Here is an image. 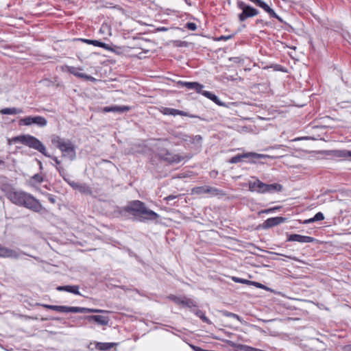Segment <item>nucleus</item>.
<instances>
[{"mask_svg":"<svg viewBox=\"0 0 351 351\" xmlns=\"http://www.w3.org/2000/svg\"><path fill=\"white\" fill-rule=\"evenodd\" d=\"M5 195L12 203L19 206H24L34 212H40L43 208L38 199L24 191L10 189L6 192Z\"/></svg>","mask_w":351,"mask_h":351,"instance_id":"obj_1","label":"nucleus"},{"mask_svg":"<svg viewBox=\"0 0 351 351\" xmlns=\"http://www.w3.org/2000/svg\"><path fill=\"white\" fill-rule=\"evenodd\" d=\"M159 217L160 215L158 213L147 208L143 202L133 200V219L141 222H147L157 220Z\"/></svg>","mask_w":351,"mask_h":351,"instance_id":"obj_2","label":"nucleus"},{"mask_svg":"<svg viewBox=\"0 0 351 351\" xmlns=\"http://www.w3.org/2000/svg\"><path fill=\"white\" fill-rule=\"evenodd\" d=\"M51 143L53 146L60 150L62 157L67 158L71 161L76 158L75 147L69 139L53 135L51 136Z\"/></svg>","mask_w":351,"mask_h":351,"instance_id":"obj_3","label":"nucleus"},{"mask_svg":"<svg viewBox=\"0 0 351 351\" xmlns=\"http://www.w3.org/2000/svg\"><path fill=\"white\" fill-rule=\"evenodd\" d=\"M14 141L20 142L30 148L34 149L47 157H50V155L47 153L45 146L43 143L33 136L29 134L21 135L15 137Z\"/></svg>","mask_w":351,"mask_h":351,"instance_id":"obj_4","label":"nucleus"},{"mask_svg":"<svg viewBox=\"0 0 351 351\" xmlns=\"http://www.w3.org/2000/svg\"><path fill=\"white\" fill-rule=\"evenodd\" d=\"M237 7L242 10L238 15L240 22H243L247 19L255 16L259 14V11L257 9L245 4L241 1H237Z\"/></svg>","mask_w":351,"mask_h":351,"instance_id":"obj_5","label":"nucleus"},{"mask_svg":"<svg viewBox=\"0 0 351 351\" xmlns=\"http://www.w3.org/2000/svg\"><path fill=\"white\" fill-rule=\"evenodd\" d=\"M158 156L162 160L169 163H178L183 160V157L170 152L163 147H158L156 150Z\"/></svg>","mask_w":351,"mask_h":351,"instance_id":"obj_6","label":"nucleus"},{"mask_svg":"<svg viewBox=\"0 0 351 351\" xmlns=\"http://www.w3.org/2000/svg\"><path fill=\"white\" fill-rule=\"evenodd\" d=\"M19 123L20 125L29 126L34 124L39 127H45L47 124V120L42 116H28L21 119Z\"/></svg>","mask_w":351,"mask_h":351,"instance_id":"obj_7","label":"nucleus"},{"mask_svg":"<svg viewBox=\"0 0 351 351\" xmlns=\"http://www.w3.org/2000/svg\"><path fill=\"white\" fill-rule=\"evenodd\" d=\"M254 3L256 6L261 8L265 12L268 13L270 17L276 19L280 23H284L283 19L279 16L275 11L271 8L266 3L262 0H249Z\"/></svg>","mask_w":351,"mask_h":351,"instance_id":"obj_8","label":"nucleus"},{"mask_svg":"<svg viewBox=\"0 0 351 351\" xmlns=\"http://www.w3.org/2000/svg\"><path fill=\"white\" fill-rule=\"evenodd\" d=\"M265 157H267V156L263 155V154H259L253 153V152H248V153H245L243 154H237V155L232 157L230 159L229 162L232 163V164H235V163H238V162L242 161L243 158L259 159V158H265Z\"/></svg>","mask_w":351,"mask_h":351,"instance_id":"obj_9","label":"nucleus"},{"mask_svg":"<svg viewBox=\"0 0 351 351\" xmlns=\"http://www.w3.org/2000/svg\"><path fill=\"white\" fill-rule=\"evenodd\" d=\"M221 191L217 188L209 186H196L192 189L191 193L196 195H202L204 193H210L213 195H219Z\"/></svg>","mask_w":351,"mask_h":351,"instance_id":"obj_10","label":"nucleus"},{"mask_svg":"<svg viewBox=\"0 0 351 351\" xmlns=\"http://www.w3.org/2000/svg\"><path fill=\"white\" fill-rule=\"evenodd\" d=\"M287 241L291 242H298L301 243H313L315 241V239L308 236H303L298 234H287Z\"/></svg>","mask_w":351,"mask_h":351,"instance_id":"obj_11","label":"nucleus"},{"mask_svg":"<svg viewBox=\"0 0 351 351\" xmlns=\"http://www.w3.org/2000/svg\"><path fill=\"white\" fill-rule=\"evenodd\" d=\"M149 42V40L143 39L140 37H133V51L141 49L144 53H148L149 51L148 49Z\"/></svg>","mask_w":351,"mask_h":351,"instance_id":"obj_12","label":"nucleus"},{"mask_svg":"<svg viewBox=\"0 0 351 351\" xmlns=\"http://www.w3.org/2000/svg\"><path fill=\"white\" fill-rule=\"evenodd\" d=\"M169 298L173 301L176 304L182 305V306L192 308L196 307L197 304L193 300L186 298H180L173 295L169 296Z\"/></svg>","mask_w":351,"mask_h":351,"instance_id":"obj_13","label":"nucleus"},{"mask_svg":"<svg viewBox=\"0 0 351 351\" xmlns=\"http://www.w3.org/2000/svg\"><path fill=\"white\" fill-rule=\"evenodd\" d=\"M287 221V219L283 217H271L266 219L261 225L262 228L269 229L272 227L276 226L280 223H282Z\"/></svg>","mask_w":351,"mask_h":351,"instance_id":"obj_14","label":"nucleus"},{"mask_svg":"<svg viewBox=\"0 0 351 351\" xmlns=\"http://www.w3.org/2000/svg\"><path fill=\"white\" fill-rule=\"evenodd\" d=\"M177 84L182 87H186L189 90H195L197 93H202L204 85L196 82L178 81Z\"/></svg>","mask_w":351,"mask_h":351,"instance_id":"obj_15","label":"nucleus"},{"mask_svg":"<svg viewBox=\"0 0 351 351\" xmlns=\"http://www.w3.org/2000/svg\"><path fill=\"white\" fill-rule=\"evenodd\" d=\"M104 311L101 309L97 308H89L84 307H77V306H66V309H65V313H103Z\"/></svg>","mask_w":351,"mask_h":351,"instance_id":"obj_16","label":"nucleus"},{"mask_svg":"<svg viewBox=\"0 0 351 351\" xmlns=\"http://www.w3.org/2000/svg\"><path fill=\"white\" fill-rule=\"evenodd\" d=\"M0 257L18 259L19 254L16 250L8 248L0 244Z\"/></svg>","mask_w":351,"mask_h":351,"instance_id":"obj_17","label":"nucleus"},{"mask_svg":"<svg viewBox=\"0 0 351 351\" xmlns=\"http://www.w3.org/2000/svg\"><path fill=\"white\" fill-rule=\"evenodd\" d=\"M66 69L70 73H71V74L74 75L75 76L78 77L80 78H83L86 80H89V81H92V82H94L96 80V79L94 78L93 77L88 75L85 73H81L80 71H82V69H80V68L67 66Z\"/></svg>","mask_w":351,"mask_h":351,"instance_id":"obj_18","label":"nucleus"},{"mask_svg":"<svg viewBox=\"0 0 351 351\" xmlns=\"http://www.w3.org/2000/svg\"><path fill=\"white\" fill-rule=\"evenodd\" d=\"M84 319L89 322H95L100 326H106L109 322L108 317L102 315H87Z\"/></svg>","mask_w":351,"mask_h":351,"instance_id":"obj_19","label":"nucleus"},{"mask_svg":"<svg viewBox=\"0 0 351 351\" xmlns=\"http://www.w3.org/2000/svg\"><path fill=\"white\" fill-rule=\"evenodd\" d=\"M67 183L73 189L75 190L79 191L82 193L85 194H90L91 193V189L90 188L87 186L86 184L82 183H77L73 181H70L64 179Z\"/></svg>","mask_w":351,"mask_h":351,"instance_id":"obj_20","label":"nucleus"},{"mask_svg":"<svg viewBox=\"0 0 351 351\" xmlns=\"http://www.w3.org/2000/svg\"><path fill=\"white\" fill-rule=\"evenodd\" d=\"M162 112L164 114H167V115H173V116L180 115V116H184V117H189L191 118H199L197 115L190 114L189 113H188L186 112L174 109V108H165L162 110Z\"/></svg>","mask_w":351,"mask_h":351,"instance_id":"obj_21","label":"nucleus"},{"mask_svg":"<svg viewBox=\"0 0 351 351\" xmlns=\"http://www.w3.org/2000/svg\"><path fill=\"white\" fill-rule=\"evenodd\" d=\"M265 184V183H263L258 179H256L254 181H249L248 182L250 191H256L259 193H264Z\"/></svg>","mask_w":351,"mask_h":351,"instance_id":"obj_22","label":"nucleus"},{"mask_svg":"<svg viewBox=\"0 0 351 351\" xmlns=\"http://www.w3.org/2000/svg\"><path fill=\"white\" fill-rule=\"evenodd\" d=\"M328 154L335 158L351 160V151L347 149H334L328 151Z\"/></svg>","mask_w":351,"mask_h":351,"instance_id":"obj_23","label":"nucleus"},{"mask_svg":"<svg viewBox=\"0 0 351 351\" xmlns=\"http://www.w3.org/2000/svg\"><path fill=\"white\" fill-rule=\"evenodd\" d=\"M130 108L128 106H106L102 109L104 112H117L121 113L125 111H128Z\"/></svg>","mask_w":351,"mask_h":351,"instance_id":"obj_24","label":"nucleus"},{"mask_svg":"<svg viewBox=\"0 0 351 351\" xmlns=\"http://www.w3.org/2000/svg\"><path fill=\"white\" fill-rule=\"evenodd\" d=\"M56 289L60 291H64L75 295H80L79 287L77 285L59 286Z\"/></svg>","mask_w":351,"mask_h":351,"instance_id":"obj_25","label":"nucleus"},{"mask_svg":"<svg viewBox=\"0 0 351 351\" xmlns=\"http://www.w3.org/2000/svg\"><path fill=\"white\" fill-rule=\"evenodd\" d=\"M282 189V186L280 184H278V183L265 184L264 193L279 192V191H281Z\"/></svg>","mask_w":351,"mask_h":351,"instance_id":"obj_26","label":"nucleus"},{"mask_svg":"<svg viewBox=\"0 0 351 351\" xmlns=\"http://www.w3.org/2000/svg\"><path fill=\"white\" fill-rule=\"evenodd\" d=\"M201 94L203 95L204 96H205L206 97L208 98L209 99L212 100L213 102H215L218 106H224V104L223 102H221L219 100V99L218 98V97L216 95L213 94V93L202 90Z\"/></svg>","mask_w":351,"mask_h":351,"instance_id":"obj_27","label":"nucleus"},{"mask_svg":"<svg viewBox=\"0 0 351 351\" xmlns=\"http://www.w3.org/2000/svg\"><path fill=\"white\" fill-rule=\"evenodd\" d=\"M2 114H17L23 112V110L17 108H5L1 110Z\"/></svg>","mask_w":351,"mask_h":351,"instance_id":"obj_28","label":"nucleus"},{"mask_svg":"<svg viewBox=\"0 0 351 351\" xmlns=\"http://www.w3.org/2000/svg\"><path fill=\"white\" fill-rule=\"evenodd\" d=\"M117 343H102V342H97L95 343V348L99 350H108L115 346Z\"/></svg>","mask_w":351,"mask_h":351,"instance_id":"obj_29","label":"nucleus"},{"mask_svg":"<svg viewBox=\"0 0 351 351\" xmlns=\"http://www.w3.org/2000/svg\"><path fill=\"white\" fill-rule=\"evenodd\" d=\"M45 308L53 310L58 312L65 313V309H66V306H58V305H49V304H40Z\"/></svg>","mask_w":351,"mask_h":351,"instance_id":"obj_30","label":"nucleus"},{"mask_svg":"<svg viewBox=\"0 0 351 351\" xmlns=\"http://www.w3.org/2000/svg\"><path fill=\"white\" fill-rule=\"evenodd\" d=\"M192 311L195 313V315L199 317L203 322L208 324H212L211 321L205 315L204 313L202 310L197 309L192 310Z\"/></svg>","mask_w":351,"mask_h":351,"instance_id":"obj_31","label":"nucleus"},{"mask_svg":"<svg viewBox=\"0 0 351 351\" xmlns=\"http://www.w3.org/2000/svg\"><path fill=\"white\" fill-rule=\"evenodd\" d=\"M176 137L182 140V141H184L186 143H191V136L187 135L186 134L183 133H178L176 135Z\"/></svg>","mask_w":351,"mask_h":351,"instance_id":"obj_32","label":"nucleus"},{"mask_svg":"<svg viewBox=\"0 0 351 351\" xmlns=\"http://www.w3.org/2000/svg\"><path fill=\"white\" fill-rule=\"evenodd\" d=\"M222 315L226 316V317H233V318H235L237 319V320L239 321H241V319L239 315H238L237 314H235V313H231V312H229L228 311H222Z\"/></svg>","mask_w":351,"mask_h":351,"instance_id":"obj_33","label":"nucleus"},{"mask_svg":"<svg viewBox=\"0 0 351 351\" xmlns=\"http://www.w3.org/2000/svg\"><path fill=\"white\" fill-rule=\"evenodd\" d=\"M92 45L96 47H100L106 49H110V47L107 44L101 43L97 40H93Z\"/></svg>","mask_w":351,"mask_h":351,"instance_id":"obj_34","label":"nucleus"},{"mask_svg":"<svg viewBox=\"0 0 351 351\" xmlns=\"http://www.w3.org/2000/svg\"><path fill=\"white\" fill-rule=\"evenodd\" d=\"M232 280L235 282H238V283H241V284H245V285H250L252 283V281L251 280H245V279H243V278H238V277H235V276H233L232 278Z\"/></svg>","mask_w":351,"mask_h":351,"instance_id":"obj_35","label":"nucleus"},{"mask_svg":"<svg viewBox=\"0 0 351 351\" xmlns=\"http://www.w3.org/2000/svg\"><path fill=\"white\" fill-rule=\"evenodd\" d=\"M43 180V177L40 174H35L31 178V181L33 184H38L42 182Z\"/></svg>","mask_w":351,"mask_h":351,"instance_id":"obj_36","label":"nucleus"},{"mask_svg":"<svg viewBox=\"0 0 351 351\" xmlns=\"http://www.w3.org/2000/svg\"><path fill=\"white\" fill-rule=\"evenodd\" d=\"M202 137L200 135L191 136V141L190 143H191V144H194V143L200 144L202 143Z\"/></svg>","mask_w":351,"mask_h":351,"instance_id":"obj_37","label":"nucleus"},{"mask_svg":"<svg viewBox=\"0 0 351 351\" xmlns=\"http://www.w3.org/2000/svg\"><path fill=\"white\" fill-rule=\"evenodd\" d=\"M182 194H179V195H169L163 198V201L164 202H166L167 204H169V202L171 200H173L175 199L177 197H182Z\"/></svg>","mask_w":351,"mask_h":351,"instance_id":"obj_38","label":"nucleus"},{"mask_svg":"<svg viewBox=\"0 0 351 351\" xmlns=\"http://www.w3.org/2000/svg\"><path fill=\"white\" fill-rule=\"evenodd\" d=\"M281 208H282V206H275V207H273V208L262 210L261 211L259 212V214H261V213H272L274 210L280 209Z\"/></svg>","mask_w":351,"mask_h":351,"instance_id":"obj_39","label":"nucleus"},{"mask_svg":"<svg viewBox=\"0 0 351 351\" xmlns=\"http://www.w3.org/2000/svg\"><path fill=\"white\" fill-rule=\"evenodd\" d=\"M185 28L191 31H195L197 29V25L195 23L189 22L186 23Z\"/></svg>","mask_w":351,"mask_h":351,"instance_id":"obj_40","label":"nucleus"},{"mask_svg":"<svg viewBox=\"0 0 351 351\" xmlns=\"http://www.w3.org/2000/svg\"><path fill=\"white\" fill-rule=\"evenodd\" d=\"M323 219H324V216L321 212L317 213L313 217V220H315V221H322Z\"/></svg>","mask_w":351,"mask_h":351,"instance_id":"obj_41","label":"nucleus"},{"mask_svg":"<svg viewBox=\"0 0 351 351\" xmlns=\"http://www.w3.org/2000/svg\"><path fill=\"white\" fill-rule=\"evenodd\" d=\"M233 36H234V34H230L228 36H221L217 38L215 40L217 41L227 40L231 39L232 38H233Z\"/></svg>","mask_w":351,"mask_h":351,"instance_id":"obj_42","label":"nucleus"},{"mask_svg":"<svg viewBox=\"0 0 351 351\" xmlns=\"http://www.w3.org/2000/svg\"><path fill=\"white\" fill-rule=\"evenodd\" d=\"M250 285H254V287H256L257 288H261V289H266V287L264 285H263L260 282H258L252 281V283Z\"/></svg>","mask_w":351,"mask_h":351,"instance_id":"obj_43","label":"nucleus"},{"mask_svg":"<svg viewBox=\"0 0 351 351\" xmlns=\"http://www.w3.org/2000/svg\"><path fill=\"white\" fill-rule=\"evenodd\" d=\"M275 71H284L283 67L280 64H274L271 66Z\"/></svg>","mask_w":351,"mask_h":351,"instance_id":"obj_44","label":"nucleus"},{"mask_svg":"<svg viewBox=\"0 0 351 351\" xmlns=\"http://www.w3.org/2000/svg\"><path fill=\"white\" fill-rule=\"evenodd\" d=\"M255 23L256 25L261 24L263 27L269 25V23L265 22L263 19H256Z\"/></svg>","mask_w":351,"mask_h":351,"instance_id":"obj_45","label":"nucleus"},{"mask_svg":"<svg viewBox=\"0 0 351 351\" xmlns=\"http://www.w3.org/2000/svg\"><path fill=\"white\" fill-rule=\"evenodd\" d=\"M192 348L194 351H208V350H204L200 347L195 346H193Z\"/></svg>","mask_w":351,"mask_h":351,"instance_id":"obj_46","label":"nucleus"},{"mask_svg":"<svg viewBox=\"0 0 351 351\" xmlns=\"http://www.w3.org/2000/svg\"><path fill=\"white\" fill-rule=\"evenodd\" d=\"M230 60H232L234 62H240L241 61V59L239 57H234L230 58Z\"/></svg>","mask_w":351,"mask_h":351,"instance_id":"obj_47","label":"nucleus"},{"mask_svg":"<svg viewBox=\"0 0 351 351\" xmlns=\"http://www.w3.org/2000/svg\"><path fill=\"white\" fill-rule=\"evenodd\" d=\"M100 30L102 32H104L108 30V26L107 25H102Z\"/></svg>","mask_w":351,"mask_h":351,"instance_id":"obj_48","label":"nucleus"},{"mask_svg":"<svg viewBox=\"0 0 351 351\" xmlns=\"http://www.w3.org/2000/svg\"><path fill=\"white\" fill-rule=\"evenodd\" d=\"M49 158H51L54 160V162H56V164L57 165H59L60 164V161L58 159V158H57V157H55V156H54V157H51V156H50V157H49Z\"/></svg>","mask_w":351,"mask_h":351,"instance_id":"obj_49","label":"nucleus"},{"mask_svg":"<svg viewBox=\"0 0 351 351\" xmlns=\"http://www.w3.org/2000/svg\"><path fill=\"white\" fill-rule=\"evenodd\" d=\"M82 40L84 43L89 44V45H92V43H93V40H89V39H82Z\"/></svg>","mask_w":351,"mask_h":351,"instance_id":"obj_50","label":"nucleus"},{"mask_svg":"<svg viewBox=\"0 0 351 351\" xmlns=\"http://www.w3.org/2000/svg\"><path fill=\"white\" fill-rule=\"evenodd\" d=\"M315 222V220H313V217L305 221V223H313Z\"/></svg>","mask_w":351,"mask_h":351,"instance_id":"obj_51","label":"nucleus"},{"mask_svg":"<svg viewBox=\"0 0 351 351\" xmlns=\"http://www.w3.org/2000/svg\"><path fill=\"white\" fill-rule=\"evenodd\" d=\"M49 201H50L51 202H52V203H55V199H54V198H53L52 197H49Z\"/></svg>","mask_w":351,"mask_h":351,"instance_id":"obj_52","label":"nucleus"},{"mask_svg":"<svg viewBox=\"0 0 351 351\" xmlns=\"http://www.w3.org/2000/svg\"><path fill=\"white\" fill-rule=\"evenodd\" d=\"M4 165V161L0 158V165Z\"/></svg>","mask_w":351,"mask_h":351,"instance_id":"obj_53","label":"nucleus"},{"mask_svg":"<svg viewBox=\"0 0 351 351\" xmlns=\"http://www.w3.org/2000/svg\"><path fill=\"white\" fill-rule=\"evenodd\" d=\"M56 168L59 171V172L61 173L62 168L59 167H57Z\"/></svg>","mask_w":351,"mask_h":351,"instance_id":"obj_54","label":"nucleus"},{"mask_svg":"<svg viewBox=\"0 0 351 351\" xmlns=\"http://www.w3.org/2000/svg\"><path fill=\"white\" fill-rule=\"evenodd\" d=\"M171 206H176V202H174L173 204H169Z\"/></svg>","mask_w":351,"mask_h":351,"instance_id":"obj_55","label":"nucleus"},{"mask_svg":"<svg viewBox=\"0 0 351 351\" xmlns=\"http://www.w3.org/2000/svg\"><path fill=\"white\" fill-rule=\"evenodd\" d=\"M132 56H137V54H136V53H134L133 52Z\"/></svg>","mask_w":351,"mask_h":351,"instance_id":"obj_56","label":"nucleus"},{"mask_svg":"<svg viewBox=\"0 0 351 351\" xmlns=\"http://www.w3.org/2000/svg\"><path fill=\"white\" fill-rule=\"evenodd\" d=\"M20 254V252H18ZM21 254H23V252H21Z\"/></svg>","mask_w":351,"mask_h":351,"instance_id":"obj_57","label":"nucleus"}]
</instances>
